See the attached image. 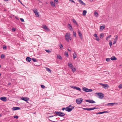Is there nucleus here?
Here are the masks:
<instances>
[{"label":"nucleus","mask_w":122,"mask_h":122,"mask_svg":"<svg viewBox=\"0 0 122 122\" xmlns=\"http://www.w3.org/2000/svg\"><path fill=\"white\" fill-rule=\"evenodd\" d=\"M60 48L61 49L62 48H63V46L61 44L60 46Z\"/></svg>","instance_id":"nucleus-48"},{"label":"nucleus","mask_w":122,"mask_h":122,"mask_svg":"<svg viewBox=\"0 0 122 122\" xmlns=\"http://www.w3.org/2000/svg\"><path fill=\"white\" fill-rule=\"evenodd\" d=\"M67 50H68V51H70L71 52V48H68L67 49Z\"/></svg>","instance_id":"nucleus-49"},{"label":"nucleus","mask_w":122,"mask_h":122,"mask_svg":"<svg viewBox=\"0 0 122 122\" xmlns=\"http://www.w3.org/2000/svg\"><path fill=\"white\" fill-rule=\"evenodd\" d=\"M85 100L86 102H88L91 103H95V102L92 100Z\"/></svg>","instance_id":"nucleus-7"},{"label":"nucleus","mask_w":122,"mask_h":122,"mask_svg":"<svg viewBox=\"0 0 122 122\" xmlns=\"http://www.w3.org/2000/svg\"><path fill=\"white\" fill-rule=\"evenodd\" d=\"M103 36H104L103 34V33H102L100 35V37L101 38H102Z\"/></svg>","instance_id":"nucleus-37"},{"label":"nucleus","mask_w":122,"mask_h":122,"mask_svg":"<svg viewBox=\"0 0 122 122\" xmlns=\"http://www.w3.org/2000/svg\"><path fill=\"white\" fill-rule=\"evenodd\" d=\"M72 71L73 72H75L76 70V69L75 68H71Z\"/></svg>","instance_id":"nucleus-28"},{"label":"nucleus","mask_w":122,"mask_h":122,"mask_svg":"<svg viewBox=\"0 0 122 122\" xmlns=\"http://www.w3.org/2000/svg\"><path fill=\"white\" fill-rule=\"evenodd\" d=\"M45 51L49 53H50L51 52V51L49 50H45Z\"/></svg>","instance_id":"nucleus-34"},{"label":"nucleus","mask_w":122,"mask_h":122,"mask_svg":"<svg viewBox=\"0 0 122 122\" xmlns=\"http://www.w3.org/2000/svg\"><path fill=\"white\" fill-rule=\"evenodd\" d=\"M12 30L13 31H15V28H13L12 29Z\"/></svg>","instance_id":"nucleus-50"},{"label":"nucleus","mask_w":122,"mask_h":122,"mask_svg":"<svg viewBox=\"0 0 122 122\" xmlns=\"http://www.w3.org/2000/svg\"><path fill=\"white\" fill-rule=\"evenodd\" d=\"M5 57V55L3 54H2L1 55V58L2 59L4 58Z\"/></svg>","instance_id":"nucleus-35"},{"label":"nucleus","mask_w":122,"mask_h":122,"mask_svg":"<svg viewBox=\"0 0 122 122\" xmlns=\"http://www.w3.org/2000/svg\"><path fill=\"white\" fill-rule=\"evenodd\" d=\"M50 3L52 6L55 7V4L54 2L53 1L50 2Z\"/></svg>","instance_id":"nucleus-23"},{"label":"nucleus","mask_w":122,"mask_h":122,"mask_svg":"<svg viewBox=\"0 0 122 122\" xmlns=\"http://www.w3.org/2000/svg\"><path fill=\"white\" fill-rule=\"evenodd\" d=\"M0 99L4 102H6L7 101V99L5 97H0Z\"/></svg>","instance_id":"nucleus-12"},{"label":"nucleus","mask_w":122,"mask_h":122,"mask_svg":"<svg viewBox=\"0 0 122 122\" xmlns=\"http://www.w3.org/2000/svg\"><path fill=\"white\" fill-rule=\"evenodd\" d=\"M83 109L84 110H88V108H83Z\"/></svg>","instance_id":"nucleus-57"},{"label":"nucleus","mask_w":122,"mask_h":122,"mask_svg":"<svg viewBox=\"0 0 122 122\" xmlns=\"http://www.w3.org/2000/svg\"><path fill=\"white\" fill-rule=\"evenodd\" d=\"M105 28V27L103 26H101L100 29H103Z\"/></svg>","instance_id":"nucleus-43"},{"label":"nucleus","mask_w":122,"mask_h":122,"mask_svg":"<svg viewBox=\"0 0 122 122\" xmlns=\"http://www.w3.org/2000/svg\"><path fill=\"white\" fill-rule=\"evenodd\" d=\"M110 59L112 60H116L117 59V58L114 56L111 57Z\"/></svg>","instance_id":"nucleus-22"},{"label":"nucleus","mask_w":122,"mask_h":122,"mask_svg":"<svg viewBox=\"0 0 122 122\" xmlns=\"http://www.w3.org/2000/svg\"><path fill=\"white\" fill-rule=\"evenodd\" d=\"M96 40L97 41H99L100 40L98 36H97V37H96Z\"/></svg>","instance_id":"nucleus-45"},{"label":"nucleus","mask_w":122,"mask_h":122,"mask_svg":"<svg viewBox=\"0 0 122 122\" xmlns=\"http://www.w3.org/2000/svg\"><path fill=\"white\" fill-rule=\"evenodd\" d=\"M118 87L120 88H122V84H120L118 86Z\"/></svg>","instance_id":"nucleus-38"},{"label":"nucleus","mask_w":122,"mask_h":122,"mask_svg":"<svg viewBox=\"0 0 122 122\" xmlns=\"http://www.w3.org/2000/svg\"><path fill=\"white\" fill-rule=\"evenodd\" d=\"M87 13V12L86 10H84L83 11L82 15H83L85 16L86 15V14Z\"/></svg>","instance_id":"nucleus-27"},{"label":"nucleus","mask_w":122,"mask_h":122,"mask_svg":"<svg viewBox=\"0 0 122 122\" xmlns=\"http://www.w3.org/2000/svg\"><path fill=\"white\" fill-rule=\"evenodd\" d=\"M71 39L72 38L71 37V36H70V39H69V40L70 41H71Z\"/></svg>","instance_id":"nucleus-61"},{"label":"nucleus","mask_w":122,"mask_h":122,"mask_svg":"<svg viewBox=\"0 0 122 122\" xmlns=\"http://www.w3.org/2000/svg\"><path fill=\"white\" fill-rule=\"evenodd\" d=\"M103 112V113H105L108 112L107 111H105Z\"/></svg>","instance_id":"nucleus-62"},{"label":"nucleus","mask_w":122,"mask_h":122,"mask_svg":"<svg viewBox=\"0 0 122 122\" xmlns=\"http://www.w3.org/2000/svg\"><path fill=\"white\" fill-rule=\"evenodd\" d=\"M2 116V115L1 114H0V117H1Z\"/></svg>","instance_id":"nucleus-64"},{"label":"nucleus","mask_w":122,"mask_h":122,"mask_svg":"<svg viewBox=\"0 0 122 122\" xmlns=\"http://www.w3.org/2000/svg\"><path fill=\"white\" fill-rule=\"evenodd\" d=\"M96 94L98 95L99 96V98L100 99H102L104 97V94L102 93L97 92Z\"/></svg>","instance_id":"nucleus-4"},{"label":"nucleus","mask_w":122,"mask_h":122,"mask_svg":"<svg viewBox=\"0 0 122 122\" xmlns=\"http://www.w3.org/2000/svg\"><path fill=\"white\" fill-rule=\"evenodd\" d=\"M82 90L83 91L86 92H91L92 91V89H89L85 87H83Z\"/></svg>","instance_id":"nucleus-3"},{"label":"nucleus","mask_w":122,"mask_h":122,"mask_svg":"<svg viewBox=\"0 0 122 122\" xmlns=\"http://www.w3.org/2000/svg\"><path fill=\"white\" fill-rule=\"evenodd\" d=\"M115 37V40H116L117 41V38L118 37V36L117 35H116Z\"/></svg>","instance_id":"nucleus-47"},{"label":"nucleus","mask_w":122,"mask_h":122,"mask_svg":"<svg viewBox=\"0 0 122 122\" xmlns=\"http://www.w3.org/2000/svg\"><path fill=\"white\" fill-rule=\"evenodd\" d=\"M57 58L58 59H59L60 60H61L62 59L61 56H60L57 55Z\"/></svg>","instance_id":"nucleus-33"},{"label":"nucleus","mask_w":122,"mask_h":122,"mask_svg":"<svg viewBox=\"0 0 122 122\" xmlns=\"http://www.w3.org/2000/svg\"><path fill=\"white\" fill-rule=\"evenodd\" d=\"M60 112H54V113L55 114H57V115L59 116Z\"/></svg>","instance_id":"nucleus-29"},{"label":"nucleus","mask_w":122,"mask_h":122,"mask_svg":"<svg viewBox=\"0 0 122 122\" xmlns=\"http://www.w3.org/2000/svg\"><path fill=\"white\" fill-rule=\"evenodd\" d=\"M70 36V33H67L66 34L65 36V40L68 42H69V39Z\"/></svg>","instance_id":"nucleus-2"},{"label":"nucleus","mask_w":122,"mask_h":122,"mask_svg":"<svg viewBox=\"0 0 122 122\" xmlns=\"http://www.w3.org/2000/svg\"><path fill=\"white\" fill-rule=\"evenodd\" d=\"M12 109L13 110L15 111L17 110H20V107H13L12 108Z\"/></svg>","instance_id":"nucleus-14"},{"label":"nucleus","mask_w":122,"mask_h":122,"mask_svg":"<svg viewBox=\"0 0 122 122\" xmlns=\"http://www.w3.org/2000/svg\"><path fill=\"white\" fill-rule=\"evenodd\" d=\"M72 21L73 22L74 24H76V25H77V22L74 19H72Z\"/></svg>","instance_id":"nucleus-25"},{"label":"nucleus","mask_w":122,"mask_h":122,"mask_svg":"<svg viewBox=\"0 0 122 122\" xmlns=\"http://www.w3.org/2000/svg\"><path fill=\"white\" fill-rule=\"evenodd\" d=\"M74 108V106H71V105H70L66 107V111L68 112H70Z\"/></svg>","instance_id":"nucleus-1"},{"label":"nucleus","mask_w":122,"mask_h":122,"mask_svg":"<svg viewBox=\"0 0 122 122\" xmlns=\"http://www.w3.org/2000/svg\"><path fill=\"white\" fill-rule=\"evenodd\" d=\"M71 87L73 89H75L81 92L82 91H81V90L80 88L77 86H71Z\"/></svg>","instance_id":"nucleus-6"},{"label":"nucleus","mask_w":122,"mask_h":122,"mask_svg":"<svg viewBox=\"0 0 122 122\" xmlns=\"http://www.w3.org/2000/svg\"><path fill=\"white\" fill-rule=\"evenodd\" d=\"M60 115L59 116H60L62 117L65 115V114L64 113L61 112H60Z\"/></svg>","instance_id":"nucleus-21"},{"label":"nucleus","mask_w":122,"mask_h":122,"mask_svg":"<svg viewBox=\"0 0 122 122\" xmlns=\"http://www.w3.org/2000/svg\"><path fill=\"white\" fill-rule=\"evenodd\" d=\"M73 36H74L76 37V32L75 31H73Z\"/></svg>","instance_id":"nucleus-36"},{"label":"nucleus","mask_w":122,"mask_h":122,"mask_svg":"<svg viewBox=\"0 0 122 122\" xmlns=\"http://www.w3.org/2000/svg\"><path fill=\"white\" fill-rule=\"evenodd\" d=\"M111 36V35H110L108 37H107L106 38V40H107L108 41V40L109 38H110V37Z\"/></svg>","instance_id":"nucleus-39"},{"label":"nucleus","mask_w":122,"mask_h":122,"mask_svg":"<svg viewBox=\"0 0 122 122\" xmlns=\"http://www.w3.org/2000/svg\"><path fill=\"white\" fill-rule=\"evenodd\" d=\"M77 56V54L75 52L73 54V57L74 59L76 58Z\"/></svg>","instance_id":"nucleus-20"},{"label":"nucleus","mask_w":122,"mask_h":122,"mask_svg":"<svg viewBox=\"0 0 122 122\" xmlns=\"http://www.w3.org/2000/svg\"><path fill=\"white\" fill-rule=\"evenodd\" d=\"M93 36L94 37H97V36L96 34H94Z\"/></svg>","instance_id":"nucleus-54"},{"label":"nucleus","mask_w":122,"mask_h":122,"mask_svg":"<svg viewBox=\"0 0 122 122\" xmlns=\"http://www.w3.org/2000/svg\"><path fill=\"white\" fill-rule=\"evenodd\" d=\"M110 59H111L110 58H107L106 59V61H107L109 62V61H110Z\"/></svg>","instance_id":"nucleus-40"},{"label":"nucleus","mask_w":122,"mask_h":122,"mask_svg":"<svg viewBox=\"0 0 122 122\" xmlns=\"http://www.w3.org/2000/svg\"><path fill=\"white\" fill-rule=\"evenodd\" d=\"M94 14L95 16L96 17H97L98 16V14L97 12H95L94 13Z\"/></svg>","instance_id":"nucleus-32"},{"label":"nucleus","mask_w":122,"mask_h":122,"mask_svg":"<svg viewBox=\"0 0 122 122\" xmlns=\"http://www.w3.org/2000/svg\"><path fill=\"white\" fill-rule=\"evenodd\" d=\"M46 70L50 73H51V70L49 68L47 67H46Z\"/></svg>","instance_id":"nucleus-26"},{"label":"nucleus","mask_w":122,"mask_h":122,"mask_svg":"<svg viewBox=\"0 0 122 122\" xmlns=\"http://www.w3.org/2000/svg\"><path fill=\"white\" fill-rule=\"evenodd\" d=\"M97 108L95 107L92 108H88V111H90L94 110L95 109Z\"/></svg>","instance_id":"nucleus-24"},{"label":"nucleus","mask_w":122,"mask_h":122,"mask_svg":"<svg viewBox=\"0 0 122 122\" xmlns=\"http://www.w3.org/2000/svg\"><path fill=\"white\" fill-rule=\"evenodd\" d=\"M66 108H65L64 107H63V108H62V110H64L65 109V110H66Z\"/></svg>","instance_id":"nucleus-60"},{"label":"nucleus","mask_w":122,"mask_h":122,"mask_svg":"<svg viewBox=\"0 0 122 122\" xmlns=\"http://www.w3.org/2000/svg\"><path fill=\"white\" fill-rule=\"evenodd\" d=\"M14 117L15 118L18 119V117L16 115L14 116Z\"/></svg>","instance_id":"nucleus-46"},{"label":"nucleus","mask_w":122,"mask_h":122,"mask_svg":"<svg viewBox=\"0 0 122 122\" xmlns=\"http://www.w3.org/2000/svg\"><path fill=\"white\" fill-rule=\"evenodd\" d=\"M41 87L42 88H44L45 87L43 85H41Z\"/></svg>","instance_id":"nucleus-52"},{"label":"nucleus","mask_w":122,"mask_h":122,"mask_svg":"<svg viewBox=\"0 0 122 122\" xmlns=\"http://www.w3.org/2000/svg\"><path fill=\"white\" fill-rule=\"evenodd\" d=\"M4 1H8V0H4Z\"/></svg>","instance_id":"nucleus-63"},{"label":"nucleus","mask_w":122,"mask_h":122,"mask_svg":"<svg viewBox=\"0 0 122 122\" xmlns=\"http://www.w3.org/2000/svg\"><path fill=\"white\" fill-rule=\"evenodd\" d=\"M99 84L103 86V88H106L108 86V85L106 84H104L102 83H99Z\"/></svg>","instance_id":"nucleus-11"},{"label":"nucleus","mask_w":122,"mask_h":122,"mask_svg":"<svg viewBox=\"0 0 122 122\" xmlns=\"http://www.w3.org/2000/svg\"><path fill=\"white\" fill-rule=\"evenodd\" d=\"M103 113V112L97 113H96V114L97 115H98L99 114H101Z\"/></svg>","instance_id":"nucleus-42"},{"label":"nucleus","mask_w":122,"mask_h":122,"mask_svg":"<svg viewBox=\"0 0 122 122\" xmlns=\"http://www.w3.org/2000/svg\"><path fill=\"white\" fill-rule=\"evenodd\" d=\"M109 44L110 46V47H111V46L112 45V43L111 41H110V42H109Z\"/></svg>","instance_id":"nucleus-44"},{"label":"nucleus","mask_w":122,"mask_h":122,"mask_svg":"<svg viewBox=\"0 0 122 122\" xmlns=\"http://www.w3.org/2000/svg\"><path fill=\"white\" fill-rule=\"evenodd\" d=\"M21 99L22 100L26 101L27 103L28 102L29 99V98H27V97H22L21 98Z\"/></svg>","instance_id":"nucleus-9"},{"label":"nucleus","mask_w":122,"mask_h":122,"mask_svg":"<svg viewBox=\"0 0 122 122\" xmlns=\"http://www.w3.org/2000/svg\"><path fill=\"white\" fill-rule=\"evenodd\" d=\"M82 100L81 98L77 99L76 100V102L78 104H79L82 102Z\"/></svg>","instance_id":"nucleus-5"},{"label":"nucleus","mask_w":122,"mask_h":122,"mask_svg":"<svg viewBox=\"0 0 122 122\" xmlns=\"http://www.w3.org/2000/svg\"><path fill=\"white\" fill-rule=\"evenodd\" d=\"M115 104H117V103H109L107 104L106 105L107 106H113Z\"/></svg>","instance_id":"nucleus-15"},{"label":"nucleus","mask_w":122,"mask_h":122,"mask_svg":"<svg viewBox=\"0 0 122 122\" xmlns=\"http://www.w3.org/2000/svg\"><path fill=\"white\" fill-rule=\"evenodd\" d=\"M31 59L29 57H27L26 58V60L27 61L30 62L31 61Z\"/></svg>","instance_id":"nucleus-19"},{"label":"nucleus","mask_w":122,"mask_h":122,"mask_svg":"<svg viewBox=\"0 0 122 122\" xmlns=\"http://www.w3.org/2000/svg\"><path fill=\"white\" fill-rule=\"evenodd\" d=\"M54 116H56L55 115H54V116H49L48 117H53Z\"/></svg>","instance_id":"nucleus-56"},{"label":"nucleus","mask_w":122,"mask_h":122,"mask_svg":"<svg viewBox=\"0 0 122 122\" xmlns=\"http://www.w3.org/2000/svg\"><path fill=\"white\" fill-rule=\"evenodd\" d=\"M34 12L35 13V14L36 16L37 17H38L39 16V13L37 12V10L36 9H35L33 10Z\"/></svg>","instance_id":"nucleus-8"},{"label":"nucleus","mask_w":122,"mask_h":122,"mask_svg":"<svg viewBox=\"0 0 122 122\" xmlns=\"http://www.w3.org/2000/svg\"><path fill=\"white\" fill-rule=\"evenodd\" d=\"M70 1H71L72 2L74 3H75V2L73 0H69Z\"/></svg>","instance_id":"nucleus-55"},{"label":"nucleus","mask_w":122,"mask_h":122,"mask_svg":"<svg viewBox=\"0 0 122 122\" xmlns=\"http://www.w3.org/2000/svg\"><path fill=\"white\" fill-rule=\"evenodd\" d=\"M64 54L67 57H68V53L67 52V51H65V52Z\"/></svg>","instance_id":"nucleus-31"},{"label":"nucleus","mask_w":122,"mask_h":122,"mask_svg":"<svg viewBox=\"0 0 122 122\" xmlns=\"http://www.w3.org/2000/svg\"><path fill=\"white\" fill-rule=\"evenodd\" d=\"M42 28L45 30H47L48 31H49L50 30L48 28L47 26L45 25H42Z\"/></svg>","instance_id":"nucleus-10"},{"label":"nucleus","mask_w":122,"mask_h":122,"mask_svg":"<svg viewBox=\"0 0 122 122\" xmlns=\"http://www.w3.org/2000/svg\"><path fill=\"white\" fill-rule=\"evenodd\" d=\"M54 1L55 2H57L58 0H54Z\"/></svg>","instance_id":"nucleus-59"},{"label":"nucleus","mask_w":122,"mask_h":122,"mask_svg":"<svg viewBox=\"0 0 122 122\" xmlns=\"http://www.w3.org/2000/svg\"><path fill=\"white\" fill-rule=\"evenodd\" d=\"M60 112H54V113L55 114H57V115L59 116Z\"/></svg>","instance_id":"nucleus-30"},{"label":"nucleus","mask_w":122,"mask_h":122,"mask_svg":"<svg viewBox=\"0 0 122 122\" xmlns=\"http://www.w3.org/2000/svg\"><path fill=\"white\" fill-rule=\"evenodd\" d=\"M3 48L4 49H6V46H3Z\"/></svg>","instance_id":"nucleus-58"},{"label":"nucleus","mask_w":122,"mask_h":122,"mask_svg":"<svg viewBox=\"0 0 122 122\" xmlns=\"http://www.w3.org/2000/svg\"><path fill=\"white\" fill-rule=\"evenodd\" d=\"M32 60L35 62L37 61V60L35 58H33L32 59Z\"/></svg>","instance_id":"nucleus-41"},{"label":"nucleus","mask_w":122,"mask_h":122,"mask_svg":"<svg viewBox=\"0 0 122 122\" xmlns=\"http://www.w3.org/2000/svg\"><path fill=\"white\" fill-rule=\"evenodd\" d=\"M78 32L79 36L81 38L82 37V34L81 33L80 31L79 30H78Z\"/></svg>","instance_id":"nucleus-17"},{"label":"nucleus","mask_w":122,"mask_h":122,"mask_svg":"<svg viewBox=\"0 0 122 122\" xmlns=\"http://www.w3.org/2000/svg\"><path fill=\"white\" fill-rule=\"evenodd\" d=\"M68 27L70 30L71 31H72L73 30L72 28L71 24H68Z\"/></svg>","instance_id":"nucleus-13"},{"label":"nucleus","mask_w":122,"mask_h":122,"mask_svg":"<svg viewBox=\"0 0 122 122\" xmlns=\"http://www.w3.org/2000/svg\"><path fill=\"white\" fill-rule=\"evenodd\" d=\"M79 2L81 5L85 6L86 5L81 0H77Z\"/></svg>","instance_id":"nucleus-16"},{"label":"nucleus","mask_w":122,"mask_h":122,"mask_svg":"<svg viewBox=\"0 0 122 122\" xmlns=\"http://www.w3.org/2000/svg\"><path fill=\"white\" fill-rule=\"evenodd\" d=\"M117 41L116 40H115L114 41L113 43V44H114L115 43H116V41Z\"/></svg>","instance_id":"nucleus-51"},{"label":"nucleus","mask_w":122,"mask_h":122,"mask_svg":"<svg viewBox=\"0 0 122 122\" xmlns=\"http://www.w3.org/2000/svg\"><path fill=\"white\" fill-rule=\"evenodd\" d=\"M20 20L21 21V22H23L24 21V20L22 18H20Z\"/></svg>","instance_id":"nucleus-53"},{"label":"nucleus","mask_w":122,"mask_h":122,"mask_svg":"<svg viewBox=\"0 0 122 122\" xmlns=\"http://www.w3.org/2000/svg\"><path fill=\"white\" fill-rule=\"evenodd\" d=\"M68 65L69 67L71 69V68H72L73 65L72 63H71L70 62L68 63Z\"/></svg>","instance_id":"nucleus-18"}]
</instances>
